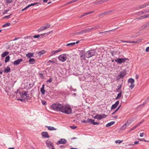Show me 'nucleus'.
Wrapping results in <instances>:
<instances>
[{
    "mask_svg": "<svg viewBox=\"0 0 149 149\" xmlns=\"http://www.w3.org/2000/svg\"><path fill=\"white\" fill-rule=\"evenodd\" d=\"M60 111L66 114H69L72 113V109L68 105H62Z\"/></svg>",
    "mask_w": 149,
    "mask_h": 149,
    "instance_id": "f257e3e1",
    "label": "nucleus"
},
{
    "mask_svg": "<svg viewBox=\"0 0 149 149\" xmlns=\"http://www.w3.org/2000/svg\"><path fill=\"white\" fill-rule=\"evenodd\" d=\"M27 93L28 91H23L22 93H19L20 96L22 98L18 99V100L22 101L25 99H30V97L29 96V95L27 94Z\"/></svg>",
    "mask_w": 149,
    "mask_h": 149,
    "instance_id": "f03ea898",
    "label": "nucleus"
},
{
    "mask_svg": "<svg viewBox=\"0 0 149 149\" xmlns=\"http://www.w3.org/2000/svg\"><path fill=\"white\" fill-rule=\"evenodd\" d=\"M62 104L60 103H56L52 104L51 105L52 109L56 111H60Z\"/></svg>",
    "mask_w": 149,
    "mask_h": 149,
    "instance_id": "7ed1b4c3",
    "label": "nucleus"
},
{
    "mask_svg": "<svg viewBox=\"0 0 149 149\" xmlns=\"http://www.w3.org/2000/svg\"><path fill=\"white\" fill-rule=\"evenodd\" d=\"M95 52L94 50H91L86 52L84 54V56L89 58L95 55Z\"/></svg>",
    "mask_w": 149,
    "mask_h": 149,
    "instance_id": "20e7f679",
    "label": "nucleus"
},
{
    "mask_svg": "<svg viewBox=\"0 0 149 149\" xmlns=\"http://www.w3.org/2000/svg\"><path fill=\"white\" fill-rule=\"evenodd\" d=\"M129 59L126 58H117L115 60V61L118 63L121 64L126 62V61H128Z\"/></svg>",
    "mask_w": 149,
    "mask_h": 149,
    "instance_id": "39448f33",
    "label": "nucleus"
},
{
    "mask_svg": "<svg viewBox=\"0 0 149 149\" xmlns=\"http://www.w3.org/2000/svg\"><path fill=\"white\" fill-rule=\"evenodd\" d=\"M46 144L47 146L49 149H52V148H53L54 147L52 141L49 139H48L46 141Z\"/></svg>",
    "mask_w": 149,
    "mask_h": 149,
    "instance_id": "423d86ee",
    "label": "nucleus"
},
{
    "mask_svg": "<svg viewBox=\"0 0 149 149\" xmlns=\"http://www.w3.org/2000/svg\"><path fill=\"white\" fill-rule=\"evenodd\" d=\"M50 26V25L49 24H47L46 25H45L44 26L41 27L40 29H38V31L40 32L42 31L46 30V29L49 28Z\"/></svg>",
    "mask_w": 149,
    "mask_h": 149,
    "instance_id": "0eeeda50",
    "label": "nucleus"
},
{
    "mask_svg": "<svg viewBox=\"0 0 149 149\" xmlns=\"http://www.w3.org/2000/svg\"><path fill=\"white\" fill-rule=\"evenodd\" d=\"M95 120L91 119L88 118L87 120H84V123H91L93 125H98L99 124V123L98 122H94Z\"/></svg>",
    "mask_w": 149,
    "mask_h": 149,
    "instance_id": "6e6552de",
    "label": "nucleus"
},
{
    "mask_svg": "<svg viewBox=\"0 0 149 149\" xmlns=\"http://www.w3.org/2000/svg\"><path fill=\"white\" fill-rule=\"evenodd\" d=\"M106 116H107L104 114L102 115L97 114L95 116L94 118L100 120L101 119L105 118Z\"/></svg>",
    "mask_w": 149,
    "mask_h": 149,
    "instance_id": "1a4fd4ad",
    "label": "nucleus"
},
{
    "mask_svg": "<svg viewBox=\"0 0 149 149\" xmlns=\"http://www.w3.org/2000/svg\"><path fill=\"white\" fill-rule=\"evenodd\" d=\"M58 59L60 61L63 62L66 60V56L64 54L61 55L58 57Z\"/></svg>",
    "mask_w": 149,
    "mask_h": 149,
    "instance_id": "9d476101",
    "label": "nucleus"
},
{
    "mask_svg": "<svg viewBox=\"0 0 149 149\" xmlns=\"http://www.w3.org/2000/svg\"><path fill=\"white\" fill-rule=\"evenodd\" d=\"M67 143L66 140L64 139H61L56 143L57 145L59 144H64Z\"/></svg>",
    "mask_w": 149,
    "mask_h": 149,
    "instance_id": "9b49d317",
    "label": "nucleus"
},
{
    "mask_svg": "<svg viewBox=\"0 0 149 149\" xmlns=\"http://www.w3.org/2000/svg\"><path fill=\"white\" fill-rule=\"evenodd\" d=\"M126 73V71L125 70H123L122 72H120L119 75L117 77H120L121 78H123L125 75Z\"/></svg>",
    "mask_w": 149,
    "mask_h": 149,
    "instance_id": "f8f14e48",
    "label": "nucleus"
},
{
    "mask_svg": "<svg viewBox=\"0 0 149 149\" xmlns=\"http://www.w3.org/2000/svg\"><path fill=\"white\" fill-rule=\"evenodd\" d=\"M23 61V59L22 58H20L17 60H15L13 62V64L15 65H18Z\"/></svg>",
    "mask_w": 149,
    "mask_h": 149,
    "instance_id": "ddd939ff",
    "label": "nucleus"
},
{
    "mask_svg": "<svg viewBox=\"0 0 149 149\" xmlns=\"http://www.w3.org/2000/svg\"><path fill=\"white\" fill-rule=\"evenodd\" d=\"M42 136L45 138H49V136L47 132H43L42 133Z\"/></svg>",
    "mask_w": 149,
    "mask_h": 149,
    "instance_id": "4468645a",
    "label": "nucleus"
},
{
    "mask_svg": "<svg viewBox=\"0 0 149 149\" xmlns=\"http://www.w3.org/2000/svg\"><path fill=\"white\" fill-rule=\"evenodd\" d=\"M119 104V101H117L115 103L113 104L111 107V109L112 110L115 109Z\"/></svg>",
    "mask_w": 149,
    "mask_h": 149,
    "instance_id": "2eb2a0df",
    "label": "nucleus"
},
{
    "mask_svg": "<svg viewBox=\"0 0 149 149\" xmlns=\"http://www.w3.org/2000/svg\"><path fill=\"white\" fill-rule=\"evenodd\" d=\"M133 121L132 119H129L125 123L127 126H129Z\"/></svg>",
    "mask_w": 149,
    "mask_h": 149,
    "instance_id": "dca6fc26",
    "label": "nucleus"
},
{
    "mask_svg": "<svg viewBox=\"0 0 149 149\" xmlns=\"http://www.w3.org/2000/svg\"><path fill=\"white\" fill-rule=\"evenodd\" d=\"M133 121L132 119H129L125 123L127 126H129Z\"/></svg>",
    "mask_w": 149,
    "mask_h": 149,
    "instance_id": "f3484780",
    "label": "nucleus"
},
{
    "mask_svg": "<svg viewBox=\"0 0 149 149\" xmlns=\"http://www.w3.org/2000/svg\"><path fill=\"white\" fill-rule=\"evenodd\" d=\"M133 121L132 119H129L125 123L127 126H129Z\"/></svg>",
    "mask_w": 149,
    "mask_h": 149,
    "instance_id": "a211bd4d",
    "label": "nucleus"
},
{
    "mask_svg": "<svg viewBox=\"0 0 149 149\" xmlns=\"http://www.w3.org/2000/svg\"><path fill=\"white\" fill-rule=\"evenodd\" d=\"M133 121L132 119H129L125 123L127 126H129Z\"/></svg>",
    "mask_w": 149,
    "mask_h": 149,
    "instance_id": "6ab92c4d",
    "label": "nucleus"
},
{
    "mask_svg": "<svg viewBox=\"0 0 149 149\" xmlns=\"http://www.w3.org/2000/svg\"><path fill=\"white\" fill-rule=\"evenodd\" d=\"M133 121L132 119H129L125 123L127 126H129Z\"/></svg>",
    "mask_w": 149,
    "mask_h": 149,
    "instance_id": "aec40b11",
    "label": "nucleus"
},
{
    "mask_svg": "<svg viewBox=\"0 0 149 149\" xmlns=\"http://www.w3.org/2000/svg\"><path fill=\"white\" fill-rule=\"evenodd\" d=\"M133 121L132 119H129L125 123L127 126H129Z\"/></svg>",
    "mask_w": 149,
    "mask_h": 149,
    "instance_id": "412c9836",
    "label": "nucleus"
},
{
    "mask_svg": "<svg viewBox=\"0 0 149 149\" xmlns=\"http://www.w3.org/2000/svg\"><path fill=\"white\" fill-rule=\"evenodd\" d=\"M26 56L28 58H31V57L34 56V53H29L26 54Z\"/></svg>",
    "mask_w": 149,
    "mask_h": 149,
    "instance_id": "4be33fe9",
    "label": "nucleus"
},
{
    "mask_svg": "<svg viewBox=\"0 0 149 149\" xmlns=\"http://www.w3.org/2000/svg\"><path fill=\"white\" fill-rule=\"evenodd\" d=\"M28 62L30 64H33L36 62V61L35 59L30 58Z\"/></svg>",
    "mask_w": 149,
    "mask_h": 149,
    "instance_id": "5701e85b",
    "label": "nucleus"
},
{
    "mask_svg": "<svg viewBox=\"0 0 149 149\" xmlns=\"http://www.w3.org/2000/svg\"><path fill=\"white\" fill-rule=\"evenodd\" d=\"M45 85L43 84L42 85V87L40 89V91L42 95H44L45 93V90L44 89Z\"/></svg>",
    "mask_w": 149,
    "mask_h": 149,
    "instance_id": "b1692460",
    "label": "nucleus"
},
{
    "mask_svg": "<svg viewBox=\"0 0 149 149\" xmlns=\"http://www.w3.org/2000/svg\"><path fill=\"white\" fill-rule=\"evenodd\" d=\"M46 127H47L48 128V129L49 130L52 131V130H56L57 129L54 127H51L50 126H46Z\"/></svg>",
    "mask_w": 149,
    "mask_h": 149,
    "instance_id": "393cba45",
    "label": "nucleus"
},
{
    "mask_svg": "<svg viewBox=\"0 0 149 149\" xmlns=\"http://www.w3.org/2000/svg\"><path fill=\"white\" fill-rule=\"evenodd\" d=\"M10 69L9 67L8 66L5 69L4 71L3 72L6 73H8L10 72Z\"/></svg>",
    "mask_w": 149,
    "mask_h": 149,
    "instance_id": "a878e982",
    "label": "nucleus"
},
{
    "mask_svg": "<svg viewBox=\"0 0 149 149\" xmlns=\"http://www.w3.org/2000/svg\"><path fill=\"white\" fill-rule=\"evenodd\" d=\"M142 39H140L137 41H130V43L138 44V43H139L140 42H141L142 41Z\"/></svg>",
    "mask_w": 149,
    "mask_h": 149,
    "instance_id": "bb28decb",
    "label": "nucleus"
},
{
    "mask_svg": "<svg viewBox=\"0 0 149 149\" xmlns=\"http://www.w3.org/2000/svg\"><path fill=\"white\" fill-rule=\"evenodd\" d=\"M46 53V52L44 50H42L40 51H39L38 52V54L40 56H41L42 55L45 54Z\"/></svg>",
    "mask_w": 149,
    "mask_h": 149,
    "instance_id": "cd10ccee",
    "label": "nucleus"
},
{
    "mask_svg": "<svg viewBox=\"0 0 149 149\" xmlns=\"http://www.w3.org/2000/svg\"><path fill=\"white\" fill-rule=\"evenodd\" d=\"M122 91H120V93L118 94L117 97L116 98V100L118 99H120L122 95Z\"/></svg>",
    "mask_w": 149,
    "mask_h": 149,
    "instance_id": "c85d7f7f",
    "label": "nucleus"
},
{
    "mask_svg": "<svg viewBox=\"0 0 149 149\" xmlns=\"http://www.w3.org/2000/svg\"><path fill=\"white\" fill-rule=\"evenodd\" d=\"M9 53L8 52L5 51L1 55V57L2 58L8 55Z\"/></svg>",
    "mask_w": 149,
    "mask_h": 149,
    "instance_id": "c756f323",
    "label": "nucleus"
},
{
    "mask_svg": "<svg viewBox=\"0 0 149 149\" xmlns=\"http://www.w3.org/2000/svg\"><path fill=\"white\" fill-rule=\"evenodd\" d=\"M115 123L114 121H111L108 123L106 125V127H109L113 125Z\"/></svg>",
    "mask_w": 149,
    "mask_h": 149,
    "instance_id": "7c9ffc66",
    "label": "nucleus"
},
{
    "mask_svg": "<svg viewBox=\"0 0 149 149\" xmlns=\"http://www.w3.org/2000/svg\"><path fill=\"white\" fill-rule=\"evenodd\" d=\"M149 5V2L145 3L142 5H141L140 7V8H145L147 6H148Z\"/></svg>",
    "mask_w": 149,
    "mask_h": 149,
    "instance_id": "2f4dec72",
    "label": "nucleus"
},
{
    "mask_svg": "<svg viewBox=\"0 0 149 149\" xmlns=\"http://www.w3.org/2000/svg\"><path fill=\"white\" fill-rule=\"evenodd\" d=\"M128 82L130 83L131 84H133L134 82V80L132 78H130L128 79Z\"/></svg>",
    "mask_w": 149,
    "mask_h": 149,
    "instance_id": "473e14b6",
    "label": "nucleus"
},
{
    "mask_svg": "<svg viewBox=\"0 0 149 149\" xmlns=\"http://www.w3.org/2000/svg\"><path fill=\"white\" fill-rule=\"evenodd\" d=\"M100 27V26L97 25L96 26H94L93 27L91 28L92 30H95L96 29H97Z\"/></svg>",
    "mask_w": 149,
    "mask_h": 149,
    "instance_id": "72a5a7b5",
    "label": "nucleus"
},
{
    "mask_svg": "<svg viewBox=\"0 0 149 149\" xmlns=\"http://www.w3.org/2000/svg\"><path fill=\"white\" fill-rule=\"evenodd\" d=\"M109 0H100L97 2V4H100L108 1Z\"/></svg>",
    "mask_w": 149,
    "mask_h": 149,
    "instance_id": "f704fd0d",
    "label": "nucleus"
},
{
    "mask_svg": "<svg viewBox=\"0 0 149 149\" xmlns=\"http://www.w3.org/2000/svg\"><path fill=\"white\" fill-rule=\"evenodd\" d=\"M118 27L117 28H116V29H112V30H109L108 31H104V32H100L99 33V34H101V33H105L106 32H110V31H113L114 30H115L117 29H118Z\"/></svg>",
    "mask_w": 149,
    "mask_h": 149,
    "instance_id": "c9c22d12",
    "label": "nucleus"
},
{
    "mask_svg": "<svg viewBox=\"0 0 149 149\" xmlns=\"http://www.w3.org/2000/svg\"><path fill=\"white\" fill-rule=\"evenodd\" d=\"M122 86V85L120 84L119 86H118L117 87V88L116 89V92H118L119 91H120L121 88Z\"/></svg>",
    "mask_w": 149,
    "mask_h": 149,
    "instance_id": "e433bc0d",
    "label": "nucleus"
},
{
    "mask_svg": "<svg viewBox=\"0 0 149 149\" xmlns=\"http://www.w3.org/2000/svg\"><path fill=\"white\" fill-rule=\"evenodd\" d=\"M10 56L9 55L6 56L5 59V62L6 63L9 61L10 60Z\"/></svg>",
    "mask_w": 149,
    "mask_h": 149,
    "instance_id": "4c0bfd02",
    "label": "nucleus"
},
{
    "mask_svg": "<svg viewBox=\"0 0 149 149\" xmlns=\"http://www.w3.org/2000/svg\"><path fill=\"white\" fill-rule=\"evenodd\" d=\"M127 127V126L124 124L123 126H122L120 128L121 130H124Z\"/></svg>",
    "mask_w": 149,
    "mask_h": 149,
    "instance_id": "58836bf2",
    "label": "nucleus"
},
{
    "mask_svg": "<svg viewBox=\"0 0 149 149\" xmlns=\"http://www.w3.org/2000/svg\"><path fill=\"white\" fill-rule=\"evenodd\" d=\"M10 25V24L9 23H6L5 24H4L2 26V27H5L6 26H9Z\"/></svg>",
    "mask_w": 149,
    "mask_h": 149,
    "instance_id": "ea45409f",
    "label": "nucleus"
},
{
    "mask_svg": "<svg viewBox=\"0 0 149 149\" xmlns=\"http://www.w3.org/2000/svg\"><path fill=\"white\" fill-rule=\"evenodd\" d=\"M94 12V11H91V12H88L87 13H84V16L86 15H88L89 14H90L93 13Z\"/></svg>",
    "mask_w": 149,
    "mask_h": 149,
    "instance_id": "a19ab883",
    "label": "nucleus"
},
{
    "mask_svg": "<svg viewBox=\"0 0 149 149\" xmlns=\"http://www.w3.org/2000/svg\"><path fill=\"white\" fill-rule=\"evenodd\" d=\"M39 74L41 78L43 79L45 78V76L42 73H39Z\"/></svg>",
    "mask_w": 149,
    "mask_h": 149,
    "instance_id": "79ce46f5",
    "label": "nucleus"
},
{
    "mask_svg": "<svg viewBox=\"0 0 149 149\" xmlns=\"http://www.w3.org/2000/svg\"><path fill=\"white\" fill-rule=\"evenodd\" d=\"M74 45H75V43H74V42H73L68 43L67 44L66 46H72Z\"/></svg>",
    "mask_w": 149,
    "mask_h": 149,
    "instance_id": "37998d69",
    "label": "nucleus"
},
{
    "mask_svg": "<svg viewBox=\"0 0 149 149\" xmlns=\"http://www.w3.org/2000/svg\"><path fill=\"white\" fill-rule=\"evenodd\" d=\"M110 53L113 56H114L116 54V52L114 51H111Z\"/></svg>",
    "mask_w": 149,
    "mask_h": 149,
    "instance_id": "c03bdc74",
    "label": "nucleus"
},
{
    "mask_svg": "<svg viewBox=\"0 0 149 149\" xmlns=\"http://www.w3.org/2000/svg\"><path fill=\"white\" fill-rule=\"evenodd\" d=\"M112 12L111 10H108L106 11H105L104 13V15L108 14V13H109Z\"/></svg>",
    "mask_w": 149,
    "mask_h": 149,
    "instance_id": "a18cd8bd",
    "label": "nucleus"
},
{
    "mask_svg": "<svg viewBox=\"0 0 149 149\" xmlns=\"http://www.w3.org/2000/svg\"><path fill=\"white\" fill-rule=\"evenodd\" d=\"M38 2H36V3H31V4H30L29 5V7H31L32 6H33L35 5H36L37 4H38Z\"/></svg>",
    "mask_w": 149,
    "mask_h": 149,
    "instance_id": "49530a36",
    "label": "nucleus"
},
{
    "mask_svg": "<svg viewBox=\"0 0 149 149\" xmlns=\"http://www.w3.org/2000/svg\"><path fill=\"white\" fill-rule=\"evenodd\" d=\"M135 84H131V85L130 86V88L131 89H132L134 87Z\"/></svg>",
    "mask_w": 149,
    "mask_h": 149,
    "instance_id": "de8ad7c7",
    "label": "nucleus"
},
{
    "mask_svg": "<svg viewBox=\"0 0 149 149\" xmlns=\"http://www.w3.org/2000/svg\"><path fill=\"white\" fill-rule=\"evenodd\" d=\"M62 50V49H61L59 48L56 50L54 51L55 54H56V53H58V52H59L60 51H61Z\"/></svg>",
    "mask_w": 149,
    "mask_h": 149,
    "instance_id": "09e8293b",
    "label": "nucleus"
},
{
    "mask_svg": "<svg viewBox=\"0 0 149 149\" xmlns=\"http://www.w3.org/2000/svg\"><path fill=\"white\" fill-rule=\"evenodd\" d=\"M91 30H92L91 28H88L87 29H86L85 30H84V32H89Z\"/></svg>",
    "mask_w": 149,
    "mask_h": 149,
    "instance_id": "8fccbe9b",
    "label": "nucleus"
},
{
    "mask_svg": "<svg viewBox=\"0 0 149 149\" xmlns=\"http://www.w3.org/2000/svg\"><path fill=\"white\" fill-rule=\"evenodd\" d=\"M140 141H144L145 142H149V141L146 140L144 139H139Z\"/></svg>",
    "mask_w": 149,
    "mask_h": 149,
    "instance_id": "3c124183",
    "label": "nucleus"
},
{
    "mask_svg": "<svg viewBox=\"0 0 149 149\" xmlns=\"http://www.w3.org/2000/svg\"><path fill=\"white\" fill-rule=\"evenodd\" d=\"M123 141L122 140H116V141H115V142L116 143H122V142H123Z\"/></svg>",
    "mask_w": 149,
    "mask_h": 149,
    "instance_id": "603ef678",
    "label": "nucleus"
},
{
    "mask_svg": "<svg viewBox=\"0 0 149 149\" xmlns=\"http://www.w3.org/2000/svg\"><path fill=\"white\" fill-rule=\"evenodd\" d=\"M12 14H10L9 15L6 16L4 17V18H6L7 19H9L10 18V16L12 15Z\"/></svg>",
    "mask_w": 149,
    "mask_h": 149,
    "instance_id": "864d4df0",
    "label": "nucleus"
},
{
    "mask_svg": "<svg viewBox=\"0 0 149 149\" xmlns=\"http://www.w3.org/2000/svg\"><path fill=\"white\" fill-rule=\"evenodd\" d=\"M40 37V35H36L34 36L33 38H38Z\"/></svg>",
    "mask_w": 149,
    "mask_h": 149,
    "instance_id": "5fc2aeb1",
    "label": "nucleus"
},
{
    "mask_svg": "<svg viewBox=\"0 0 149 149\" xmlns=\"http://www.w3.org/2000/svg\"><path fill=\"white\" fill-rule=\"evenodd\" d=\"M77 127L75 126L74 125H73L72 126H70V127L72 129H74L77 128Z\"/></svg>",
    "mask_w": 149,
    "mask_h": 149,
    "instance_id": "6e6d98bb",
    "label": "nucleus"
},
{
    "mask_svg": "<svg viewBox=\"0 0 149 149\" xmlns=\"http://www.w3.org/2000/svg\"><path fill=\"white\" fill-rule=\"evenodd\" d=\"M52 81V79L51 78H50L49 79L47 80V82L48 83H51Z\"/></svg>",
    "mask_w": 149,
    "mask_h": 149,
    "instance_id": "4d7b16f0",
    "label": "nucleus"
},
{
    "mask_svg": "<svg viewBox=\"0 0 149 149\" xmlns=\"http://www.w3.org/2000/svg\"><path fill=\"white\" fill-rule=\"evenodd\" d=\"M13 0H6V3H11Z\"/></svg>",
    "mask_w": 149,
    "mask_h": 149,
    "instance_id": "13d9d810",
    "label": "nucleus"
},
{
    "mask_svg": "<svg viewBox=\"0 0 149 149\" xmlns=\"http://www.w3.org/2000/svg\"><path fill=\"white\" fill-rule=\"evenodd\" d=\"M80 58L81 60H82L84 59V56L83 54L81 55V54H80Z\"/></svg>",
    "mask_w": 149,
    "mask_h": 149,
    "instance_id": "bf43d9fd",
    "label": "nucleus"
},
{
    "mask_svg": "<svg viewBox=\"0 0 149 149\" xmlns=\"http://www.w3.org/2000/svg\"><path fill=\"white\" fill-rule=\"evenodd\" d=\"M56 54L54 52V50L51 53V55H50V56H52V55H53L54 54Z\"/></svg>",
    "mask_w": 149,
    "mask_h": 149,
    "instance_id": "052dcab7",
    "label": "nucleus"
},
{
    "mask_svg": "<svg viewBox=\"0 0 149 149\" xmlns=\"http://www.w3.org/2000/svg\"><path fill=\"white\" fill-rule=\"evenodd\" d=\"M70 91H74L75 92L76 91V89H73L72 86H70Z\"/></svg>",
    "mask_w": 149,
    "mask_h": 149,
    "instance_id": "680f3d73",
    "label": "nucleus"
},
{
    "mask_svg": "<svg viewBox=\"0 0 149 149\" xmlns=\"http://www.w3.org/2000/svg\"><path fill=\"white\" fill-rule=\"evenodd\" d=\"M145 18L144 15H142L141 16V17H139L138 18H137V19H143Z\"/></svg>",
    "mask_w": 149,
    "mask_h": 149,
    "instance_id": "e2e57ef3",
    "label": "nucleus"
},
{
    "mask_svg": "<svg viewBox=\"0 0 149 149\" xmlns=\"http://www.w3.org/2000/svg\"><path fill=\"white\" fill-rule=\"evenodd\" d=\"M146 51L147 52H149V47H146Z\"/></svg>",
    "mask_w": 149,
    "mask_h": 149,
    "instance_id": "0e129e2a",
    "label": "nucleus"
},
{
    "mask_svg": "<svg viewBox=\"0 0 149 149\" xmlns=\"http://www.w3.org/2000/svg\"><path fill=\"white\" fill-rule=\"evenodd\" d=\"M144 15L145 18H146L148 17H149V14L145 15Z\"/></svg>",
    "mask_w": 149,
    "mask_h": 149,
    "instance_id": "69168bd1",
    "label": "nucleus"
},
{
    "mask_svg": "<svg viewBox=\"0 0 149 149\" xmlns=\"http://www.w3.org/2000/svg\"><path fill=\"white\" fill-rule=\"evenodd\" d=\"M42 104H43L44 105H46L47 104L46 102L45 101H42Z\"/></svg>",
    "mask_w": 149,
    "mask_h": 149,
    "instance_id": "338daca9",
    "label": "nucleus"
},
{
    "mask_svg": "<svg viewBox=\"0 0 149 149\" xmlns=\"http://www.w3.org/2000/svg\"><path fill=\"white\" fill-rule=\"evenodd\" d=\"M136 128V126H135V127L132 128L131 129V130H130V131H132L134 130V129H135Z\"/></svg>",
    "mask_w": 149,
    "mask_h": 149,
    "instance_id": "774afa93",
    "label": "nucleus"
}]
</instances>
